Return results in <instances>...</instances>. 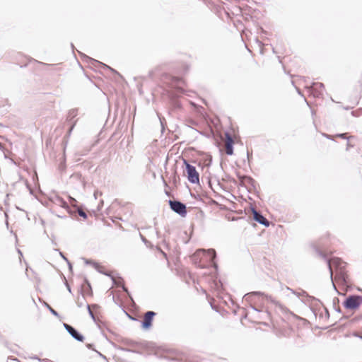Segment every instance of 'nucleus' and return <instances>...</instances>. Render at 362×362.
Listing matches in <instances>:
<instances>
[{"label":"nucleus","instance_id":"nucleus-1","mask_svg":"<svg viewBox=\"0 0 362 362\" xmlns=\"http://www.w3.org/2000/svg\"><path fill=\"white\" fill-rule=\"evenodd\" d=\"M320 255L327 261V266L330 272V277L332 279L333 270L332 267L335 268V280L339 281L342 284L348 283V275L345 269L346 263L339 258H332L327 259L326 256L320 253Z\"/></svg>","mask_w":362,"mask_h":362},{"label":"nucleus","instance_id":"nucleus-2","mask_svg":"<svg viewBox=\"0 0 362 362\" xmlns=\"http://www.w3.org/2000/svg\"><path fill=\"white\" fill-rule=\"evenodd\" d=\"M362 303V296L357 295H351L348 296L343 303L345 308L355 310Z\"/></svg>","mask_w":362,"mask_h":362},{"label":"nucleus","instance_id":"nucleus-3","mask_svg":"<svg viewBox=\"0 0 362 362\" xmlns=\"http://www.w3.org/2000/svg\"><path fill=\"white\" fill-rule=\"evenodd\" d=\"M185 164L186 173L187 175V179L190 183L197 184L199 182V175L197 171L196 168L184 160Z\"/></svg>","mask_w":362,"mask_h":362},{"label":"nucleus","instance_id":"nucleus-4","mask_svg":"<svg viewBox=\"0 0 362 362\" xmlns=\"http://www.w3.org/2000/svg\"><path fill=\"white\" fill-rule=\"evenodd\" d=\"M169 205L174 212L184 217L187 214L186 205L177 200H169Z\"/></svg>","mask_w":362,"mask_h":362},{"label":"nucleus","instance_id":"nucleus-5","mask_svg":"<svg viewBox=\"0 0 362 362\" xmlns=\"http://www.w3.org/2000/svg\"><path fill=\"white\" fill-rule=\"evenodd\" d=\"M156 313L153 311H147L144 316L141 323V327L144 329L146 330L151 327L152 322Z\"/></svg>","mask_w":362,"mask_h":362},{"label":"nucleus","instance_id":"nucleus-6","mask_svg":"<svg viewBox=\"0 0 362 362\" xmlns=\"http://www.w3.org/2000/svg\"><path fill=\"white\" fill-rule=\"evenodd\" d=\"M64 327L68 333L76 341H83L84 340V337L71 325L64 323Z\"/></svg>","mask_w":362,"mask_h":362},{"label":"nucleus","instance_id":"nucleus-7","mask_svg":"<svg viewBox=\"0 0 362 362\" xmlns=\"http://www.w3.org/2000/svg\"><path fill=\"white\" fill-rule=\"evenodd\" d=\"M252 214L253 219L259 223L263 225L265 227H268L270 224L269 221L258 211L255 208H252Z\"/></svg>","mask_w":362,"mask_h":362},{"label":"nucleus","instance_id":"nucleus-8","mask_svg":"<svg viewBox=\"0 0 362 362\" xmlns=\"http://www.w3.org/2000/svg\"><path fill=\"white\" fill-rule=\"evenodd\" d=\"M312 93L315 97H320L322 95L325 86L322 83H313L312 86Z\"/></svg>","mask_w":362,"mask_h":362},{"label":"nucleus","instance_id":"nucleus-9","mask_svg":"<svg viewBox=\"0 0 362 362\" xmlns=\"http://www.w3.org/2000/svg\"><path fill=\"white\" fill-rule=\"evenodd\" d=\"M255 296H264L266 297L267 299H269L271 300L272 299V297L271 296H269L266 294H264V293H262L260 291H253V292H250V293H246L245 296H244V300L245 301H247V302H252L253 300V297Z\"/></svg>","mask_w":362,"mask_h":362},{"label":"nucleus","instance_id":"nucleus-10","mask_svg":"<svg viewBox=\"0 0 362 362\" xmlns=\"http://www.w3.org/2000/svg\"><path fill=\"white\" fill-rule=\"evenodd\" d=\"M110 278H111L114 285H115L116 286H118V287H121L122 288V290L129 295L128 289L125 287V286L123 283V279L121 277L119 276L117 279L115 276L112 275L110 276Z\"/></svg>","mask_w":362,"mask_h":362},{"label":"nucleus","instance_id":"nucleus-11","mask_svg":"<svg viewBox=\"0 0 362 362\" xmlns=\"http://www.w3.org/2000/svg\"><path fill=\"white\" fill-rule=\"evenodd\" d=\"M197 252H207L211 257V261L213 262L214 267L217 268L218 266L214 262V259L216 257V252L215 250L209 249L208 250H206L204 249H200V250H197Z\"/></svg>","mask_w":362,"mask_h":362},{"label":"nucleus","instance_id":"nucleus-12","mask_svg":"<svg viewBox=\"0 0 362 362\" xmlns=\"http://www.w3.org/2000/svg\"><path fill=\"white\" fill-rule=\"evenodd\" d=\"M93 266L94 267V268L100 273L103 274H105L106 276H111L112 274L110 272H107L104 270V268L100 266L98 263L97 262H93Z\"/></svg>","mask_w":362,"mask_h":362},{"label":"nucleus","instance_id":"nucleus-13","mask_svg":"<svg viewBox=\"0 0 362 362\" xmlns=\"http://www.w3.org/2000/svg\"><path fill=\"white\" fill-rule=\"evenodd\" d=\"M88 59H89L90 60L93 61L94 63L99 64L100 65H101V66H103L104 68L110 70L112 72H113V73H115V74H117V75L120 76V74H119L117 71H115L114 69H112V68L110 67L109 66H107V65H106V64H103V63H101V62H98V61H97V60H95V59H90V58H88Z\"/></svg>","mask_w":362,"mask_h":362},{"label":"nucleus","instance_id":"nucleus-14","mask_svg":"<svg viewBox=\"0 0 362 362\" xmlns=\"http://www.w3.org/2000/svg\"><path fill=\"white\" fill-rule=\"evenodd\" d=\"M77 114H78V110L77 109L70 110L69 112V114H68V119L69 120H71L73 118L76 117Z\"/></svg>","mask_w":362,"mask_h":362},{"label":"nucleus","instance_id":"nucleus-15","mask_svg":"<svg viewBox=\"0 0 362 362\" xmlns=\"http://www.w3.org/2000/svg\"><path fill=\"white\" fill-rule=\"evenodd\" d=\"M226 152L228 155H232L233 153V144H226Z\"/></svg>","mask_w":362,"mask_h":362},{"label":"nucleus","instance_id":"nucleus-16","mask_svg":"<svg viewBox=\"0 0 362 362\" xmlns=\"http://www.w3.org/2000/svg\"><path fill=\"white\" fill-rule=\"evenodd\" d=\"M225 136H226V144H234L233 139V137H232V136L230 135V133L226 132L225 133Z\"/></svg>","mask_w":362,"mask_h":362},{"label":"nucleus","instance_id":"nucleus-17","mask_svg":"<svg viewBox=\"0 0 362 362\" xmlns=\"http://www.w3.org/2000/svg\"><path fill=\"white\" fill-rule=\"evenodd\" d=\"M57 204H58L59 205H60L61 206H62L64 208L68 207L67 203L63 199H62L60 197L57 198Z\"/></svg>","mask_w":362,"mask_h":362},{"label":"nucleus","instance_id":"nucleus-18","mask_svg":"<svg viewBox=\"0 0 362 362\" xmlns=\"http://www.w3.org/2000/svg\"><path fill=\"white\" fill-rule=\"evenodd\" d=\"M45 305L52 315H54V316H57V317L59 316L58 313L55 310H54L49 304L45 303Z\"/></svg>","mask_w":362,"mask_h":362},{"label":"nucleus","instance_id":"nucleus-19","mask_svg":"<svg viewBox=\"0 0 362 362\" xmlns=\"http://www.w3.org/2000/svg\"><path fill=\"white\" fill-rule=\"evenodd\" d=\"M337 137H339V138H341V139H349L351 138H354V136H350V137H347L346 136V133H342V134H337L336 135Z\"/></svg>","mask_w":362,"mask_h":362},{"label":"nucleus","instance_id":"nucleus-20","mask_svg":"<svg viewBox=\"0 0 362 362\" xmlns=\"http://www.w3.org/2000/svg\"><path fill=\"white\" fill-rule=\"evenodd\" d=\"M77 212L80 216L83 217L85 219L87 218V214L83 210L78 209Z\"/></svg>","mask_w":362,"mask_h":362},{"label":"nucleus","instance_id":"nucleus-21","mask_svg":"<svg viewBox=\"0 0 362 362\" xmlns=\"http://www.w3.org/2000/svg\"><path fill=\"white\" fill-rule=\"evenodd\" d=\"M351 114L355 117L360 116L361 115H362V108H359L355 111H352Z\"/></svg>","mask_w":362,"mask_h":362},{"label":"nucleus","instance_id":"nucleus-22","mask_svg":"<svg viewBox=\"0 0 362 362\" xmlns=\"http://www.w3.org/2000/svg\"><path fill=\"white\" fill-rule=\"evenodd\" d=\"M84 301H85V298L83 296H81V300H80L79 298H78L77 305L80 308L82 307L84 304Z\"/></svg>","mask_w":362,"mask_h":362},{"label":"nucleus","instance_id":"nucleus-23","mask_svg":"<svg viewBox=\"0 0 362 362\" xmlns=\"http://www.w3.org/2000/svg\"><path fill=\"white\" fill-rule=\"evenodd\" d=\"M87 309H88V313H89L90 316L91 317V318H92L93 320H95L94 314H93V313L92 312V310H90V305H87Z\"/></svg>","mask_w":362,"mask_h":362},{"label":"nucleus","instance_id":"nucleus-24","mask_svg":"<svg viewBox=\"0 0 362 362\" xmlns=\"http://www.w3.org/2000/svg\"><path fill=\"white\" fill-rule=\"evenodd\" d=\"M247 182H248L249 183H253L254 182V180L252 178H251L250 177H245L244 178Z\"/></svg>","mask_w":362,"mask_h":362},{"label":"nucleus","instance_id":"nucleus-25","mask_svg":"<svg viewBox=\"0 0 362 362\" xmlns=\"http://www.w3.org/2000/svg\"><path fill=\"white\" fill-rule=\"evenodd\" d=\"M175 79L176 83H177V84H179V85H180H180H181V84H183V83H185V82H184L182 79H180V78H175Z\"/></svg>","mask_w":362,"mask_h":362},{"label":"nucleus","instance_id":"nucleus-26","mask_svg":"<svg viewBox=\"0 0 362 362\" xmlns=\"http://www.w3.org/2000/svg\"><path fill=\"white\" fill-rule=\"evenodd\" d=\"M75 123H76V122H74L72 124V125L71 126V127H70V129H69V132H68L69 135L71 134V131L73 130L74 127V125H75Z\"/></svg>","mask_w":362,"mask_h":362},{"label":"nucleus","instance_id":"nucleus-27","mask_svg":"<svg viewBox=\"0 0 362 362\" xmlns=\"http://www.w3.org/2000/svg\"><path fill=\"white\" fill-rule=\"evenodd\" d=\"M322 136H325V137H326V138H327V139H332V136H331V135L327 134H325V133H323V134H322Z\"/></svg>","mask_w":362,"mask_h":362},{"label":"nucleus","instance_id":"nucleus-28","mask_svg":"<svg viewBox=\"0 0 362 362\" xmlns=\"http://www.w3.org/2000/svg\"><path fill=\"white\" fill-rule=\"evenodd\" d=\"M59 255L60 256L66 261V262H68L69 260L67 259V258L64 255V254L61 252H59Z\"/></svg>","mask_w":362,"mask_h":362},{"label":"nucleus","instance_id":"nucleus-29","mask_svg":"<svg viewBox=\"0 0 362 362\" xmlns=\"http://www.w3.org/2000/svg\"><path fill=\"white\" fill-rule=\"evenodd\" d=\"M93 345L92 344H87L86 347L89 349H93Z\"/></svg>","mask_w":362,"mask_h":362},{"label":"nucleus","instance_id":"nucleus-30","mask_svg":"<svg viewBox=\"0 0 362 362\" xmlns=\"http://www.w3.org/2000/svg\"><path fill=\"white\" fill-rule=\"evenodd\" d=\"M85 262H86V264H91V265H93V262H93V261H92V260L86 259Z\"/></svg>","mask_w":362,"mask_h":362},{"label":"nucleus","instance_id":"nucleus-31","mask_svg":"<svg viewBox=\"0 0 362 362\" xmlns=\"http://www.w3.org/2000/svg\"><path fill=\"white\" fill-rule=\"evenodd\" d=\"M95 351L97 352V354H98L100 357H102L103 358L106 359V357H105L104 355H103L101 353H100V352H99V351Z\"/></svg>","mask_w":362,"mask_h":362},{"label":"nucleus","instance_id":"nucleus-32","mask_svg":"<svg viewBox=\"0 0 362 362\" xmlns=\"http://www.w3.org/2000/svg\"><path fill=\"white\" fill-rule=\"evenodd\" d=\"M354 146L351 144L350 143L347 144L346 150L348 151L350 148L353 147Z\"/></svg>","mask_w":362,"mask_h":362},{"label":"nucleus","instance_id":"nucleus-33","mask_svg":"<svg viewBox=\"0 0 362 362\" xmlns=\"http://www.w3.org/2000/svg\"><path fill=\"white\" fill-rule=\"evenodd\" d=\"M65 284H66V286L68 291L71 293V288H70L69 285L68 284V283L66 281Z\"/></svg>","mask_w":362,"mask_h":362},{"label":"nucleus","instance_id":"nucleus-34","mask_svg":"<svg viewBox=\"0 0 362 362\" xmlns=\"http://www.w3.org/2000/svg\"><path fill=\"white\" fill-rule=\"evenodd\" d=\"M251 308L253 309L255 311L259 312L260 310L255 308L254 305H251Z\"/></svg>","mask_w":362,"mask_h":362},{"label":"nucleus","instance_id":"nucleus-35","mask_svg":"<svg viewBox=\"0 0 362 362\" xmlns=\"http://www.w3.org/2000/svg\"><path fill=\"white\" fill-rule=\"evenodd\" d=\"M159 250L160 251V252L162 253V255L165 257H167V255L166 253H165L163 251H162L160 249H159Z\"/></svg>","mask_w":362,"mask_h":362},{"label":"nucleus","instance_id":"nucleus-36","mask_svg":"<svg viewBox=\"0 0 362 362\" xmlns=\"http://www.w3.org/2000/svg\"><path fill=\"white\" fill-rule=\"evenodd\" d=\"M141 237L143 242H144L145 243H147V240L144 237H143L141 235Z\"/></svg>","mask_w":362,"mask_h":362},{"label":"nucleus","instance_id":"nucleus-37","mask_svg":"<svg viewBox=\"0 0 362 362\" xmlns=\"http://www.w3.org/2000/svg\"><path fill=\"white\" fill-rule=\"evenodd\" d=\"M67 262V263H68V264H69V269H72V265H71V264L69 261H68V262Z\"/></svg>","mask_w":362,"mask_h":362},{"label":"nucleus","instance_id":"nucleus-38","mask_svg":"<svg viewBox=\"0 0 362 362\" xmlns=\"http://www.w3.org/2000/svg\"><path fill=\"white\" fill-rule=\"evenodd\" d=\"M97 194H98V192H95L94 193V197H95V199H97Z\"/></svg>","mask_w":362,"mask_h":362},{"label":"nucleus","instance_id":"nucleus-39","mask_svg":"<svg viewBox=\"0 0 362 362\" xmlns=\"http://www.w3.org/2000/svg\"><path fill=\"white\" fill-rule=\"evenodd\" d=\"M287 290H290V291H291L293 293H295V292H294L292 289H290L288 287H287Z\"/></svg>","mask_w":362,"mask_h":362},{"label":"nucleus","instance_id":"nucleus-40","mask_svg":"<svg viewBox=\"0 0 362 362\" xmlns=\"http://www.w3.org/2000/svg\"><path fill=\"white\" fill-rule=\"evenodd\" d=\"M297 90H298V93L299 94H301V93H300V90H299V89H297Z\"/></svg>","mask_w":362,"mask_h":362},{"label":"nucleus","instance_id":"nucleus-41","mask_svg":"<svg viewBox=\"0 0 362 362\" xmlns=\"http://www.w3.org/2000/svg\"><path fill=\"white\" fill-rule=\"evenodd\" d=\"M360 337L362 339V336H361V337Z\"/></svg>","mask_w":362,"mask_h":362}]
</instances>
